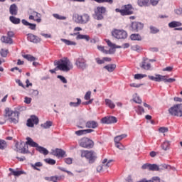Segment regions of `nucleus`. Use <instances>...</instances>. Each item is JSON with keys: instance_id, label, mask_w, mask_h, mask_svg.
Segmentation results:
<instances>
[{"instance_id": "nucleus-1", "label": "nucleus", "mask_w": 182, "mask_h": 182, "mask_svg": "<svg viewBox=\"0 0 182 182\" xmlns=\"http://www.w3.org/2000/svg\"><path fill=\"white\" fill-rule=\"evenodd\" d=\"M54 65L57 66L58 70L62 72H69L70 69H73V64L68 58H63L58 61L55 60Z\"/></svg>"}, {"instance_id": "nucleus-2", "label": "nucleus", "mask_w": 182, "mask_h": 182, "mask_svg": "<svg viewBox=\"0 0 182 182\" xmlns=\"http://www.w3.org/2000/svg\"><path fill=\"white\" fill-rule=\"evenodd\" d=\"M80 157L86 159L89 164H93L97 159V154L92 150H80Z\"/></svg>"}, {"instance_id": "nucleus-3", "label": "nucleus", "mask_w": 182, "mask_h": 182, "mask_svg": "<svg viewBox=\"0 0 182 182\" xmlns=\"http://www.w3.org/2000/svg\"><path fill=\"white\" fill-rule=\"evenodd\" d=\"M26 140V144H28V146H31V147H36V150L39 151V153L41 154H43L44 156H48V154H49V151H48L46 148L39 146L38 143L33 141L32 138L27 136Z\"/></svg>"}, {"instance_id": "nucleus-4", "label": "nucleus", "mask_w": 182, "mask_h": 182, "mask_svg": "<svg viewBox=\"0 0 182 182\" xmlns=\"http://www.w3.org/2000/svg\"><path fill=\"white\" fill-rule=\"evenodd\" d=\"M168 75H161L160 74H156L155 77L153 75H148V78L154 82H164V83H173L176 82L174 78H168Z\"/></svg>"}, {"instance_id": "nucleus-5", "label": "nucleus", "mask_w": 182, "mask_h": 182, "mask_svg": "<svg viewBox=\"0 0 182 182\" xmlns=\"http://www.w3.org/2000/svg\"><path fill=\"white\" fill-rule=\"evenodd\" d=\"M168 113L171 116L182 117V104H177L171 107L168 109Z\"/></svg>"}, {"instance_id": "nucleus-6", "label": "nucleus", "mask_w": 182, "mask_h": 182, "mask_svg": "<svg viewBox=\"0 0 182 182\" xmlns=\"http://www.w3.org/2000/svg\"><path fill=\"white\" fill-rule=\"evenodd\" d=\"M115 12L121 14L122 16H126L127 15H133V6L132 4H127L124 6V9H116Z\"/></svg>"}, {"instance_id": "nucleus-7", "label": "nucleus", "mask_w": 182, "mask_h": 182, "mask_svg": "<svg viewBox=\"0 0 182 182\" xmlns=\"http://www.w3.org/2000/svg\"><path fill=\"white\" fill-rule=\"evenodd\" d=\"M79 144L80 147H83L84 149H93V146H95V143L89 138L81 139L79 141Z\"/></svg>"}, {"instance_id": "nucleus-8", "label": "nucleus", "mask_w": 182, "mask_h": 182, "mask_svg": "<svg viewBox=\"0 0 182 182\" xmlns=\"http://www.w3.org/2000/svg\"><path fill=\"white\" fill-rule=\"evenodd\" d=\"M143 28H144V23L139 21H132L129 25V31L132 32H140L143 31Z\"/></svg>"}, {"instance_id": "nucleus-9", "label": "nucleus", "mask_w": 182, "mask_h": 182, "mask_svg": "<svg viewBox=\"0 0 182 182\" xmlns=\"http://www.w3.org/2000/svg\"><path fill=\"white\" fill-rule=\"evenodd\" d=\"M112 35L115 39H126L127 38V32L124 30L114 29Z\"/></svg>"}, {"instance_id": "nucleus-10", "label": "nucleus", "mask_w": 182, "mask_h": 182, "mask_svg": "<svg viewBox=\"0 0 182 182\" xmlns=\"http://www.w3.org/2000/svg\"><path fill=\"white\" fill-rule=\"evenodd\" d=\"M75 65L77 66V69H80V70H86V69H87V63H86V60L83 58H77Z\"/></svg>"}, {"instance_id": "nucleus-11", "label": "nucleus", "mask_w": 182, "mask_h": 182, "mask_svg": "<svg viewBox=\"0 0 182 182\" xmlns=\"http://www.w3.org/2000/svg\"><path fill=\"white\" fill-rule=\"evenodd\" d=\"M142 170H149V171H160V167L156 164H144L141 166Z\"/></svg>"}, {"instance_id": "nucleus-12", "label": "nucleus", "mask_w": 182, "mask_h": 182, "mask_svg": "<svg viewBox=\"0 0 182 182\" xmlns=\"http://www.w3.org/2000/svg\"><path fill=\"white\" fill-rule=\"evenodd\" d=\"M101 123L103 124H112L114 123H117V118L113 116H107L101 119Z\"/></svg>"}, {"instance_id": "nucleus-13", "label": "nucleus", "mask_w": 182, "mask_h": 182, "mask_svg": "<svg viewBox=\"0 0 182 182\" xmlns=\"http://www.w3.org/2000/svg\"><path fill=\"white\" fill-rule=\"evenodd\" d=\"M27 40L28 41V42H31L32 43H40V42H41L42 41L41 38L33 33L27 34Z\"/></svg>"}, {"instance_id": "nucleus-14", "label": "nucleus", "mask_w": 182, "mask_h": 182, "mask_svg": "<svg viewBox=\"0 0 182 182\" xmlns=\"http://www.w3.org/2000/svg\"><path fill=\"white\" fill-rule=\"evenodd\" d=\"M39 123V119L38 117L33 115L27 120L28 127H33L34 124H38Z\"/></svg>"}, {"instance_id": "nucleus-15", "label": "nucleus", "mask_w": 182, "mask_h": 182, "mask_svg": "<svg viewBox=\"0 0 182 182\" xmlns=\"http://www.w3.org/2000/svg\"><path fill=\"white\" fill-rule=\"evenodd\" d=\"M51 154L55 156V157H65L66 151H63L62 149L57 148L55 149H52Z\"/></svg>"}, {"instance_id": "nucleus-16", "label": "nucleus", "mask_w": 182, "mask_h": 182, "mask_svg": "<svg viewBox=\"0 0 182 182\" xmlns=\"http://www.w3.org/2000/svg\"><path fill=\"white\" fill-rule=\"evenodd\" d=\"M21 146H22V148L21 149H20V151L18 153H21V154H31V151H29V149L28 147L29 144H26V141L21 142Z\"/></svg>"}, {"instance_id": "nucleus-17", "label": "nucleus", "mask_w": 182, "mask_h": 182, "mask_svg": "<svg viewBox=\"0 0 182 182\" xmlns=\"http://www.w3.org/2000/svg\"><path fill=\"white\" fill-rule=\"evenodd\" d=\"M85 127L87 129H97L99 127V123L95 120H90L86 122Z\"/></svg>"}, {"instance_id": "nucleus-18", "label": "nucleus", "mask_w": 182, "mask_h": 182, "mask_svg": "<svg viewBox=\"0 0 182 182\" xmlns=\"http://www.w3.org/2000/svg\"><path fill=\"white\" fill-rule=\"evenodd\" d=\"M21 23H23L24 26H28V29H31V31H36V24L35 23H29L26 19H22Z\"/></svg>"}, {"instance_id": "nucleus-19", "label": "nucleus", "mask_w": 182, "mask_h": 182, "mask_svg": "<svg viewBox=\"0 0 182 182\" xmlns=\"http://www.w3.org/2000/svg\"><path fill=\"white\" fill-rule=\"evenodd\" d=\"M9 13L11 15H18V6L15 4H11L9 8Z\"/></svg>"}, {"instance_id": "nucleus-20", "label": "nucleus", "mask_w": 182, "mask_h": 182, "mask_svg": "<svg viewBox=\"0 0 182 182\" xmlns=\"http://www.w3.org/2000/svg\"><path fill=\"white\" fill-rule=\"evenodd\" d=\"M89 21H90V16L89 14H83L81 15V25H85Z\"/></svg>"}, {"instance_id": "nucleus-21", "label": "nucleus", "mask_w": 182, "mask_h": 182, "mask_svg": "<svg viewBox=\"0 0 182 182\" xmlns=\"http://www.w3.org/2000/svg\"><path fill=\"white\" fill-rule=\"evenodd\" d=\"M1 41L3 43H9V45H12V43H14V40H12L11 37H6L5 36L1 37Z\"/></svg>"}, {"instance_id": "nucleus-22", "label": "nucleus", "mask_w": 182, "mask_h": 182, "mask_svg": "<svg viewBox=\"0 0 182 182\" xmlns=\"http://www.w3.org/2000/svg\"><path fill=\"white\" fill-rule=\"evenodd\" d=\"M60 41H61V42H63V43L67 45L68 46H76V45H77L76 42L72 41L70 40L61 38Z\"/></svg>"}, {"instance_id": "nucleus-23", "label": "nucleus", "mask_w": 182, "mask_h": 182, "mask_svg": "<svg viewBox=\"0 0 182 182\" xmlns=\"http://www.w3.org/2000/svg\"><path fill=\"white\" fill-rule=\"evenodd\" d=\"M26 110V107H21L18 106L16 108V110L14 111V114L16 115V118L18 119L19 117V114L21 112H23Z\"/></svg>"}, {"instance_id": "nucleus-24", "label": "nucleus", "mask_w": 182, "mask_h": 182, "mask_svg": "<svg viewBox=\"0 0 182 182\" xmlns=\"http://www.w3.org/2000/svg\"><path fill=\"white\" fill-rule=\"evenodd\" d=\"M104 69L107 70V72L112 73L114 71V69H116V64H108L105 66H104Z\"/></svg>"}, {"instance_id": "nucleus-25", "label": "nucleus", "mask_w": 182, "mask_h": 182, "mask_svg": "<svg viewBox=\"0 0 182 182\" xmlns=\"http://www.w3.org/2000/svg\"><path fill=\"white\" fill-rule=\"evenodd\" d=\"M76 100L77 102H70L69 103V106L70 107H79V106H80L82 104V100H80V98H77Z\"/></svg>"}, {"instance_id": "nucleus-26", "label": "nucleus", "mask_w": 182, "mask_h": 182, "mask_svg": "<svg viewBox=\"0 0 182 182\" xmlns=\"http://www.w3.org/2000/svg\"><path fill=\"white\" fill-rule=\"evenodd\" d=\"M9 21L14 25H19V23H21V18H16L14 16H11L9 17Z\"/></svg>"}, {"instance_id": "nucleus-27", "label": "nucleus", "mask_w": 182, "mask_h": 182, "mask_svg": "<svg viewBox=\"0 0 182 182\" xmlns=\"http://www.w3.org/2000/svg\"><path fill=\"white\" fill-rule=\"evenodd\" d=\"M169 28H177L178 26H182V23L180 21H171L168 23Z\"/></svg>"}, {"instance_id": "nucleus-28", "label": "nucleus", "mask_w": 182, "mask_h": 182, "mask_svg": "<svg viewBox=\"0 0 182 182\" xmlns=\"http://www.w3.org/2000/svg\"><path fill=\"white\" fill-rule=\"evenodd\" d=\"M106 43L109 48H114L115 49H122V48H123L122 46H116V44L112 43L110 40H106Z\"/></svg>"}, {"instance_id": "nucleus-29", "label": "nucleus", "mask_w": 182, "mask_h": 182, "mask_svg": "<svg viewBox=\"0 0 182 182\" xmlns=\"http://www.w3.org/2000/svg\"><path fill=\"white\" fill-rule=\"evenodd\" d=\"M106 106H108L110 109H114L116 107V105L114 102H112V100L105 99V100Z\"/></svg>"}, {"instance_id": "nucleus-30", "label": "nucleus", "mask_w": 182, "mask_h": 182, "mask_svg": "<svg viewBox=\"0 0 182 182\" xmlns=\"http://www.w3.org/2000/svg\"><path fill=\"white\" fill-rule=\"evenodd\" d=\"M76 39H84L85 41H86V42H89L90 41V37L87 35H83L80 33L77 36Z\"/></svg>"}, {"instance_id": "nucleus-31", "label": "nucleus", "mask_w": 182, "mask_h": 182, "mask_svg": "<svg viewBox=\"0 0 182 182\" xmlns=\"http://www.w3.org/2000/svg\"><path fill=\"white\" fill-rule=\"evenodd\" d=\"M125 137H127V134H123L121 135H118L114 137V143H119L120 140H123V139H125Z\"/></svg>"}, {"instance_id": "nucleus-32", "label": "nucleus", "mask_w": 182, "mask_h": 182, "mask_svg": "<svg viewBox=\"0 0 182 182\" xmlns=\"http://www.w3.org/2000/svg\"><path fill=\"white\" fill-rule=\"evenodd\" d=\"M140 66L142 69H144L145 70H149L150 68H151V65L150 63H147L146 65V59H144V61L140 65Z\"/></svg>"}, {"instance_id": "nucleus-33", "label": "nucleus", "mask_w": 182, "mask_h": 182, "mask_svg": "<svg viewBox=\"0 0 182 182\" xmlns=\"http://www.w3.org/2000/svg\"><path fill=\"white\" fill-rule=\"evenodd\" d=\"M43 164L42 162H36L35 164H31V167L33 168V170H37L38 171H41V169L38 167H42Z\"/></svg>"}, {"instance_id": "nucleus-34", "label": "nucleus", "mask_w": 182, "mask_h": 182, "mask_svg": "<svg viewBox=\"0 0 182 182\" xmlns=\"http://www.w3.org/2000/svg\"><path fill=\"white\" fill-rule=\"evenodd\" d=\"M131 41H141V36L140 34L134 33L130 36Z\"/></svg>"}, {"instance_id": "nucleus-35", "label": "nucleus", "mask_w": 182, "mask_h": 182, "mask_svg": "<svg viewBox=\"0 0 182 182\" xmlns=\"http://www.w3.org/2000/svg\"><path fill=\"white\" fill-rule=\"evenodd\" d=\"M149 31L150 33H151L152 35H156V33H159V32H160V29L157 28L154 26H149Z\"/></svg>"}, {"instance_id": "nucleus-36", "label": "nucleus", "mask_w": 182, "mask_h": 182, "mask_svg": "<svg viewBox=\"0 0 182 182\" xmlns=\"http://www.w3.org/2000/svg\"><path fill=\"white\" fill-rule=\"evenodd\" d=\"M36 11H33L32 9H30L28 14L30 15L28 19L30 21H35V16L36 15Z\"/></svg>"}, {"instance_id": "nucleus-37", "label": "nucleus", "mask_w": 182, "mask_h": 182, "mask_svg": "<svg viewBox=\"0 0 182 182\" xmlns=\"http://www.w3.org/2000/svg\"><path fill=\"white\" fill-rule=\"evenodd\" d=\"M103 14L102 13H97L95 11L94 19H97V21H102L104 19Z\"/></svg>"}, {"instance_id": "nucleus-38", "label": "nucleus", "mask_w": 182, "mask_h": 182, "mask_svg": "<svg viewBox=\"0 0 182 182\" xmlns=\"http://www.w3.org/2000/svg\"><path fill=\"white\" fill-rule=\"evenodd\" d=\"M45 163L50 164V166H55L56 164V161L55 159L47 158L44 159Z\"/></svg>"}, {"instance_id": "nucleus-39", "label": "nucleus", "mask_w": 182, "mask_h": 182, "mask_svg": "<svg viewBox=\"0 0 182 182\" xmlns=\"http://www.w3.org/2000/svg\"><path fill=\"white\" fill-rule=\"evenodd\" d=\"M149 0H138L139 6H149Z\"/></svg>"}, {"instance_id": "nucleus-40", "label": "nucleus", "mask_w": 182, "mask_h": 182, "mask_svg": "<svg viewBox=\"0 0 182 182\" xmlns=\"http://www.w3.org/2000/svg\"><path fill=\"white\" fill-rule=\"evenodd\" d=\"M95 12L102 14V15H103L104 14H106V7H105V6H98V7H97V9L95 10Z\"/></svg>"}, {"instance_id": "nucleus-41", "label": "nucleus", "mask_w": 182, "mask_h": 182, "mask_svg": "<svg viewBox=\"0 0 182 182\" xmlns=\"http://www.w3.org/2000/svg\"><path fill=\"white\" fill-rule=\"evenodd\" d=\"M23 58H24V59H26L29 62H34V60L36 59V58L29 54L23 55Z\"/></svg>"}, {"instance_id": "nucleus-42", "label": "nucleus", "mask_w": 182, "mask_h": 182, "mask_svg": "<svg viewBox=\"0 0 182 182\" xmlns=\"http://www.w3.org/2000/svg\"><path fill=\"white\" fill-rule=\"evenodd\" d=\"M8 147V144H6V141L0 139V150H5Z\"/></svg>"}, {"instance_id": "nucleus-43", "label": "nucleus", "mask_w": 182, "mask_h": 182, "mask_svg": "<svg viewBox=\"0 0 182 182\" xmlns=\"http://www.w3.org/2000/svg\"><path fill=\"white\" fill-rule=\"evenodd\" d=\"M161 147L162 150H164L165 151L168 150V147H170V142L169 141H164L161 145Z\"/></svg>"}, {"instance_id": "nucleus-44", "label": "nucleus", "mask_w": 182, "mask_h": 182, "mask_svg": "<svg viewBox=\"0 0 182 182\" xmlns=\"http://www.w3.org/2000/svg\"><path fill=\"white\" fill-rule=\"evenodd\" d=\"M36 18H34V21L35 22H37L38 23H41V22H42V18H42V14H41L40 13H38V12H36Z\"/></svg>"}, {"instance_id": "nucleus-45", "label": "nucleus", "mask_w": 182, "mask_h": 182, "mask_svg": "<svg viewBox=\"0 0 182 182\" xmlns=\"http://www.w3.org/2000/svg\"><path fill=\"white\" fill-rule=\"evenodd\" d=\"M5 112H6V116H8L9 117H11V116L15 115V111L14 112L11 110L9 107L5 109Z\"/></svg>"}, {"instance_id": "nucleus-46", "label": "nucleus", "mask_w": 182, "mask_h": 182, "mask_svg": "<svg viewBox=\"0 0 182 182\" xmlns=\"http://www.w3.org/2000/svg\"><path fill=\"white\" fill-rule=\"evenodd\" d=\"M41 126L43 127V129H50L52 126V122L46 121L44 124H41Z\"/></svg>"}, {"instance_id": "nucleus-47", "label": "nucleus", "mask_w": 182, "mask_h": 182, "mask_svg": "<svg viewBox=\"0 0 182 182\" xmlns=\"http://www.w3.org/2000/svg\"><path fill=\"white\" fill-rule=\"evenodd\" d=\"M78 129H85V127H86V121L83 119H80L79 122V124L77 125Z\"/></svg>"}, {"instance_id": "nucleus-48", "label": "nucleus", "mask_w": 182, "mask_h": 182, "mask_svg": "<svg viewBox=\"0 0 182 182\" xmlns=\"http://www.w3.org/2000/svg\"><path fill=\"white\" fill-rule=\"evenodd\" d=\"M135 110L138 114H143V113H144V108L140 105L136 107Z\"/></svg>"}, {"instance_id": "nucleus-49", "label": "nucleus", "mask_w": 182, "mask_h": 182, "mask_svg": "<svg viewBox=\"0 0 182 182\" xmlns=\"http://www.w3.org/2000/svg\"><path fill=\"white\" fill-rule=\"evenodd\" d=\"M159 171H161V170H164L166 168V170H170L171 168V166L170 165L166 164H161L159 166Z\"/></svg>"}, {"instance_id": "nucleus-50", "label": "nucleus", "mask_w": 182, "mask_h": 182, "mask_svg": "<svg viewBox=\"0 0 182 182\" xmlns=\"http://www.w3.org/2000/svg\"><path fill=\"white\" fill-rule=\"evenodd\" d=\"M95 2H97V4H109V5H112L113 4V0H94Z\"/></svg>"}, {"instance_id": "nucleus-51", "label": "nucleus", "mask_w": 182, "mask_h": 182, "mask_svg": "<svg viewBox=\"0 0 182 182\" xmlns=\"http://www.w3.org/2000/svg\"><path fill=\"white\" fill-rule=\"evenodd\" d=\"M10 123H14V124H16V123H18L19 122V117L17 118L16 117V114H14V117H10L9 119Z\"/></svg>"}, {"instance_id": "nucleus-52", "label": "nucleus", "mask_w": 182, "mask_h": 182, "mask_svg": "<svg viewBox=\"0 0 182 182\" xmlns=\"http://www.w3.org/2000/svg\"><path fill=\"white\" fill-rule=\"evenodd\" d=\"M73 18H74L75 22L76 23H81L82 15L75 14V15L73 16Z\"/></svg>"}, {"instance_id": "nucleus-53", "label": "nucleus", "mask_w": 182, "mask_h": 182, "mask_svg": "<svg viewBox=\"0 0 182 182\" xmlns=\"http://www.w3.org/2000/svg\"><path fill=\"white\" fill-rule=\"evenodd\" d=\"M9 50H5L4 48H1L0 50V55L2 58H6L8 56V53H9Z\"/></svg>"}, {"instance_id": "nucleus-54", "label": "nucleus", "mask_w": 182, "mask_h": 182, "mask_svg": "<svg viewBox=\"0 0 182 182\" xmlns=\"http://www.w3.org/2000/svg\"><path fill=\"white\" fill-rule=\"evenodd\" d=\"M53 16L55 18V19H59L60 21H65L66 16H60L58 14H53Z\"/></svg>"}, {"instance_id": "nucleus-55", "label": "nucleus", "mask_w": 182, "mask_h": 182, "mask_svg": "<svg viewBox=\"0 0 182 182\" xmlns=\"http://www.w3.org/2000/svg\"><path fill=\"white\" fill-rule=\"evenodd\" d=\"M147 75L146 74H135L134 79L136 80H140V79H143V77H146Z\"/></svg>"}, {"instance_id": "nucleus-56", "label": "nucleus", "mask_w": 182, "mask_h": 182, "mask_svg": "<svg viewBox=\"0 0 182 182\" xmlns=\"http://www.w3.org/2000/svg\"><path fill=\"white\" fill-rule=\"evenodd\" d=\"M22 174H25L23 171H14V172H13V176L16 177H19V176H22Z\"/></svg>"}, {"instance_id": "nucleus-57", "label": "nucleus", "mask_w": 182, "mask_h": 182, "mask_svg": "<svg viewBox=\"0 0 182 182\" xmlns=\"http://www.w3.org/2000/svg\"><path fill=\"white\" fill-rule=\"evenodd\" d=\"M115 146L117 147V149H119V150H124V146L120 142H115Z\"/></svg>"}, {"instance_id": "nucleus-58", "label": "nucleus", "mask_w": 182, "mask_h": 182, "mask_svg": "<svg viewBox=\"0 0 182 182\" xmlns=\"http://www.w3.org/2000/svg\"><path fill=\"white\" fill-rule=\"evenodd\" d=\"M133 100L134 102H135V103H137L138 105L141 104V98H140V97L139 96H136L135 97H134Z\"/></svg>"}, {"instance_id": "nucleus-59", "label": "nucleus", "mask_w": 182, "mask_h": 182, "mask_svg": "<svg viewBox=\"0 0 182 182\" xmlns=\"http://www.w3.org/2000/svg\"><path fill=\"white\" fill-rule=\"evenodd\" d=\"M95 62L97 63V65H103V63H105L104 58L100 59V58H96Z\"/></svg>"}, {"instance_id": "nucleus-60", "label": "nucleus", "mask_w": 182, "mask_h": 182, "mask_svg": "<svg viewBox=\"0 0 182 182\" xmlns=\"http://www.w3.org/2000/svg\"><path fill=\"white\" fill-rule=\"evenodd\" d=\"M58 79H60L63 83H68V80L63 75H58Z\"/></svg>"}, {"instance_id": "nucleus-61", "label": "nucleus", "mask_w": 182, "mask_h": 182, "mask_svg": "<svg viewBox=\"0 0 182 182\" xmlns=\"http://www.w3.org/2000/svg\"><path fill=\"white\" fill-rule=\"evenodd\" d=\"M92 95V92L87 91L84 97L85 100H90V96Z\"/></svg>"}, {"instance_id": "nucleus-62", "label": "nucleus", "mask_w": 182, "mask_h": 182, "mask_svg": "<svg viewBox=\"0 0 182 182\" xmlns=\"http://www.w3.org/2000/svg\"><path fill=\"white\" fill-rule=\"evenodd\" d=\"M21 148H22V145H21V143L19 144V143H16V151H18V153H19V151H21Z\"/></svg>"}, {"instance_id": "nucleus-63", "label": "nucleus", "mask_w": 182, "mask_h": 182, "mask_svg": "<svg viewBox=\"0 0 182 182\" xmlns=\"http://www.w3.org/2000/svg\"><path fill=\"white\" fill-rule=\"evenodd\" d=\"M174 12L176 15H182V8L175 9Z\"/></svg>"}, {"instance_id": "nucleus-64", "label": "nucleus", "mask_w": 182, "mask_h": 182, "mask_svg": "<svg viewBox=\"0 0 182 182\" xmlns=\"http://www.w3.org/2000/svg\"><path fill=\"white\" fill-rule=\"evenodd\" d=\"M151 182H160V178L159 176H155L152 178V181Z\"/></svg>"}]
</instances>
